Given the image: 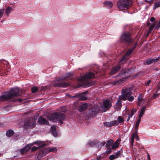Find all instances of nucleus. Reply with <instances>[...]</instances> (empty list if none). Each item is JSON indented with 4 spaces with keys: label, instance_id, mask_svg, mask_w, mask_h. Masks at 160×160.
<instances>
[{
    "label": "nucleus",
    "instance_id": "obj_35",
    "mask_svg": "<svg viewBox=\"0 0 160 160\" xmlns=\"http://www.w3.org/2000/svg\"><path fill=\"white\" fill-rule=\"evenodd\" d=\"M159 7H160V1L154 3L153 8L155 9Z\"/></svg>",
    "mask_w": 160,
    "mask_h": 160
},
{
    "label": "nucleus",
    "instance_id": "obj_43",
    "mask_svg": "<svg viewBox=\"0 0 160 160\" xmlns=\"http://www.w3.org/2000/svg\"><path fill=\"white\" fill-rule=\"evenodd\" d=\"M109 158L111 160H112L115 159V156L114 155H111L109 157Z\"/></svg>",
    "mask_w": 160,
    "mask_h": 160
},
{
    "label": "nucleus",
    "instance_id": "obj_57",
    "mask_svg": "<svg viewBox=\"0 0 160 160\" xmlns=\"http://www.w3.org/2000/svg\"><path fill=\"white\" fill-rule=\"evenodd\" d=\"M130 118H129V117H128V118L127 120V121H128L129 120Z\"/></svg>",
    "mask_w": 160,
    "mask_h": 160
},
{
    "label": "nucleus",
    "instance_id": "obj_15",
    "mask_svg": "<svg viewBox=\"0 0 160 160\" xmlns=\"http://www.w3.org/2000/svg\"><path fill=\"white\" fill-rule=\"evenodd\" d=\"M70 85L69 82H60L55 84V86L58 87L65 88Z\"/></svg>",
    "mask_w": 160,
    "mask_h": 160
},
{
    "label": "nucleus",
    "instance_id": "obj_19",
    "mask_svg": "<svg viewBox=\"0 0 160 160\" xmlns=\"http://www.w3.org/2000/svg\"><path fill=\"white\" fill-rule=\"evenodd\" d=\"M121 100L119 98V100L117 101L116 105L114 106L115 108L117 110L120 109L122 107Z\"/></svg>",
    "mask_w": 160,
    "mask_h": 160
},
{
    "label": "nucleus",
    "instance_id": "obj_3",
    "mask_svg": "<svg viewBox=\"0 0 160 160\" xmlns=\"http://www.w3.org/2000/svg\"><path fill=\"white\" fill-rule=\"evenodd\" d=\"M132 87L131 86L124 87L122 89V95L119 96V99L124 101L128 100L130 102L134 100V97L130 96L132 94Z\"/></svg>",
    "mask_w": 160,
    "mask_h": 160
},
{
    "label": "nucleus",
    "instance_id": "obj_54",
    "mask_svg": "<svg viewBox=\"0 0 160 160\" xmlns=\"http://www.w3.org/2000/svg\"><path fill=\"white\" fill-rule=\"evenodd\" d=\"M135 138H136V139L137 141H138L139 140V138H138V137H136Z\"/></svg>",
    "mask_w": 160,
    "mask_h": 160
},
{
    "label": "nucleus",
    "instance_id": "obj_32",
    "mask_svg": "<svg viewBox=\"0 0 160 160\" xmlns=\"http://www.w3.org/2000/svg\"><path fill=\"white\" fill-rule=\"evenodd\" d=\"M14 133L13 131L12 130H9L6 133L7 136L9 137L12 136Z\"/></svg>",
    "mask_w": 160,
    "mask_h": 160
},
{
    "label": "nucleus",
    "instance_id": "obj_2",
    "mask_svg": "<svg viewBox=\"0 0 160 160\" xmlns=\"http://www.w3.org/2000/svg\"><path fill=\"white\" fill-rule=\"evenodd\" d=\"M21 91L18 87H15L10 89V92H5V94L0 96V101H5L9 100L14 97L19 96L21 95Z\"/></svg>",
    "mask_w": 160,
    "mask_h": 160
},
{
    "label": "nucleus",
    "instance_id": "obj_24",
    "mask_svg": "<svg viewBox=\"0 0 160 160\" xmlns=\"http://www.w3.org/2000/svg\"><path fill=\"white\" fill-rule=\"evenodd\" d=\"M120 68V67L119 66H117L116 67L113 68L111 72V74H114L116 73Z\"/></svg>",
    "mask_w": 160,
    "mask_h": 160
},
{
    "label": "nucleus",
    "instance_id": "obj_5",
    "mask_svg": "<svg viewBox=\"0 0 160 160\" xmlns=\"http://www.w3.org/2000/svg\"><path fill=\"white\" fill-rule=\"evenodd\" d=\"M52 120L54 122H59L61 124L63 123V121L65 119V115L60 112L55 113L51 116Z\"/></svg>",
    "mask_w": 160,
    "mask_h": 160
},
{
    "label": "nucleus",
    "instance_id": "obj_48",
    "mask_svg": "<svg viewBox=\"0 0 160 160\" xmlns=\"http://www.w3.org/2000/svg\"><path fill=\"white\" fill-rule=\"evenodd\" d=\"M151 80H149L147 82H146L145 84L146 85H148L151 82Z\"/></svg>",
    "mask_w": 160,
    "mask_h": 160
},
{
    "label": "nucleus",
    "instance_id": "obj_12",
    "mask_svg": "<svg viewBox=\"0 0 160 160\" xmlns=\"http://www.w3.org/2000/svg\"><path fill=\"white\" fill-rule=\"evenodd\" d=\"M87 92H84L79 95H76V96H77V97H78L79 100L81 101L85 100L87 99Z\"/></svg>",
    "mask_w": 160,
    "mask_h": 160
},
{
    "label": "nucleus",
    "instance_id": "obj_44",
    "mask_svg": "<svg viewBox=\"0 0 160 160\" xmlns=\"http://www.w3.org/2000/svg\"><path fill=\"white\" fill-rule=\"evenodd\" d=\"M146 62L147 64L149 65L152 63V62L151 61L150 59H149Z\"/></svg>",
    "mask_w": 160,
    "mask_h": 160
},
{
    "label": "nucleus",
    "instance_id": "obj_7",
    "mask_svg": "<svg viewBox=\"0 0 160 160\" xmlns=\"http://www.w3.org/2000/svg\"><path fill=\"white\" fill-rule=\"evenodd\" d=\"M57 149L55 147L49 148H45L44 147V148H42L38 154V155L40 157H42L45 156L49 152H57Z\"/></svg>",
    "mask_w": 160,
    "mask_h": 160
},
{
    "label": "nucleus",
    "instance_id": "obj_55",
    "mask_svg": "<svg viewBox=\"0 0 160 160\" xmlns=\"http://www.w3.org/2000/svg\"><path fill=\"white\" fill-rule=\"evenodd\" d=\"M114 156H115V159L118 158V156H117V155L116 154L115 155H114Z\"/></svg>",
    "mask_w": 160,
    "mask_h": 160
},
{
    "label": "nucleus",
    "instance_id": "obj_41",
    "mask_svg": "<svg viewBox=\"0 0 160 160\" xmlns=\"http://www.w3.org/2000/svg\"><path fill=\"white\" fill-rule=\"evenodd\" d=\"M20 152L22 154H23L27 152L26 150L24 148H22L20 151Z\"/></svg>",
    "mask_w": 160,
    "mask_h": 160
},
{
    "label": "nucleus",
    "instance_id": "obj_21",
    "mask_svg": "<svg viewBox=\"0 0 160 160\" xmlns=\"http://www.w3.org/2000/svg\"><path fill=\"white\" fill-rule=\"evenodd\" d=\"M104 6L108 8H111L113 6L112 3L110 1H106L103 2Z\"/></svg>",
    "mask_w": 160,
    "mask_h": 160
},
{
    "label": "nucleus",
    "instance_id": "obj_28",
    "mask_svg": "<svg viewBox=\"0 0 160 160\" xmlns=\"http://www.w3.org/2000/svg\"><path fill=\"white\" fill-rule=\"evenodd\" d=\"M127 78L126 77H123L118 80L115 81V84H118L120 83L124 82L126 80Z\"/></svg>",
    "mask_w": 160,
    "mask_h": 160
},
{
    "label": "nucleus",
    "instance_id": "obj_4",
    "mask_svg": "<svg viewBox=\"0 0 160 160\" xmlns=\"http://www.w3.org/2000/svg\"><path fill=\"white\" fill-rule=\"evenodd\" d=\"M131 0H119L117 2V7L120 10L127 9L132 6Z\"/></svg>",
    "mask_w": 160,
    "mask_h": 160
},
{
    "label": "nucleus",
    "instance_id": "obj_1",
    "mask_svg": "<svg viewBox=\"0 0 160 160\" xmlns=\"http://www.w3.org/2000/svg\"><path fill=\"white\" fill-rule=\"evenodd\" d=\"M95 76L94 73L91 72L86 73L83 77L81 76L77 79L78 86L75 88H77L80 87H89L91 85V84L90 83L88 79L93 78Z\"/></svg>",
    "mask_w": 160,
    "mask_h": 160
},
{
    "label": "nucleus",
    "instance_id": "obj_6",
    "mask_svg": "<svg viewBox=\"0 0 160 160\" xmlns=\"http://www.w3.org/2000/svg\"><path fill=\"white\" fill-rule=\"evenodd\" d=\"M121 42H125L130 44L133 41V40L131 38L130 33L129 32H126L123 33L120 37Z\"/></svg>",
    "mask_w": 160,
    "mask_h": 160
},
{
    "label": "nucleus",
    "instance_id": "obj_18",
    "mask_svg": "<svg viewBox=\"0 0 160 160\" xmlns=\"http://www.w3.org/2000/svg\"><path fill=\"white\" fill-rule=\"evenodd\" d=\"M38 123L40 124H48L49 123L46 119L42 118H39L38 120Z\"/></svg>",
    "mask_w": 160,
    "mask_h": 160
},
{
    "label": "nucleus",
    "instance_id": "obj_39",
    "mask_svg": "<svg viewBox=\"0 0 160 160\" xmlns=\"http://www.w3.org/2000/svg\"><path fill=\"white\" fill-rule=\"evenodd\" d=\"M66 96H67L68 97L70 98H76V97H77V96H76V95H74V96H72L70 95H69V94H68V93H67L66 94Z\"/></svg>",
    "mask_w": 160,
    "mask_h": 160
},
{
    "label": "nucleus",
    "instance_id": "obj_26",
    "mask_svg": "<svg viewBox=\"0 0 160 160\" xmlns=\"http://www.w3.org/2000/svg\"><path fill=\"white\" fill-rule=\"evenodd\" d=\"M51 130L53 135L54 137H57V133L56 131V127L55 126H52L51 127Z\"/></svg>",
    "mask_w": 160,
    "mask_h": 160
},
{
    "label": "nucleus",
    "instance_id": "obj_51",
    "mask_svg": "<svg viewBox=\"0 0 160 160\" xmlns=\"http://www.w3.org/2000/svg\"><path fill=\"white\" fill-rule=\"evenodd\" d=\"M101 71L100 70V69H98V70L96 71V73H98Z\"/></svg>",
    "mask_w": 160,
    "mask_h": 160
},
{
    "label": "nucleus",
    "instance_id": "obj_23",
    "mask_svg": "<svg viewBox=\"0 0 160 160\" xmlns=\"http://www.w3.org/2000/svg\"><path fill=\"white\" fill-rule=\"evenodd\" d=\"M26 125L31 128H32L35 127V124L34 122H32L31 120H28V121L25 123Z\"/></svg>",
    "mask_w": 160,
    "mask_h": 160
},
{
    "label": "nucleus",
    "instance_id": "obj_20",
    "mask_svg": "<svg viewBox=\"0 0 160 160\" xmlns=\"http://www.w3.org/2000/svg\"><path fill=\"white\" fill-rule=\"evenodd\" d=\"M144 101L143 99L142 95L141 94H139L138 98V104L140 105L142 104Z\"/></svg>",
    "mask_w": 160,
    "mask_h": 160
},
{
    "label": "nucleus",
    "instance_id": "obj_9",
    "mask_svg": "<svg viewBox=\"0 0 160 160\" xmlns=\"http://www.w3.org/2000/svg\"><path fill=\"white\" fill-rule=\"evenodd\" d=\"M137 44L138 43L137 42H136L134 44V46L132 47V48L130 49L128 51L126 52L125 56H124L120 60V62H122L124 60H127L128 59V56L131 54L132 52L134 50L136 46H137Z\"/></svg>",
    "mask_w": 160,
    "mask_h": 160
},
{
    "label": "nucleus",
    "instance_id": "obj_38",
    "mask_svg": "<svg viewBox=\"0 0 160 160\" xmlns=\"http://www.w3.org/2000/svg\"><path fill=\"white\" fill-rule=\"evenodd\" d=\"M118 158L120 157L121 156V152L120 151H118L115 154Z\"/></svg>",
    "mask_w": 160,
    "mask_h": 160
},
{
    "label": "nucleus",
    "instance_id": "obj_42",
    "mask_svg": "<svg viewBox=\"0 0 160 160\" xmlns=\"http://www.w3.org/2000/svg\"><path fill=\"white\" fill-rule=\"evenodd\" d=\"M154 24H152V25L149 27V31H148V32H150L151 31H152L154 27Z\"/></svg>",
    "mask_w": 160,
    "mask_h": 160
},
{
    "label": "nucleus",
    "instance_id": "obj_45",
    "mask_svg": "<svg viewBox=\"0 0 160 160\" xmlns=\"http://www.w3.org/2000/svg\"><path fill=\"white\" fill-rule=\"evenodd\" d=\"M150 59L151 61V62H152V63L153 62H155L156 61H157V60H158V59L157 58H156V59Z\"/></svg>",
    "mask_w": 160,
    "mask_h": 160
},
{
    "label": "nucleus",
    "instance_id": "obj_33",
    "mask_svg": "<svg viewBox=\"0 0 160 160\" xmlns=\"http://www.w3.org/2000/svg\"><path fill=\"white\" fill-rule=\"evenodd\" d=\"M33 143H30L28 144L24 148L26 150V151L27 152L28 150H29L31 147L33 145Z\"/></svg>",
    "mask_w": 160,
    "mask_h": 160
},
{
    "label": "nucleus",
    "instance_id": "obj_14",
    "mask_svg": "<svg viewBox=\"0 0 160 160\" xmlns=\"http://www.w3.org/2000/svg\"><path fill=\"white\" fill-rule=\"evenodd\" d=\"M138 131V130L135 129L134 132L131 135L130 144L132 146H133V145L134 139L136 138V137H138V136L137 133Z\"/></svg>",
    "mask_w": 160,
    "mask_h": 160
},
{
    "label": "nucleus",
    "instance_id": "obj_17",
    "mask_svg": "<svg viewBox=\"0 0 160 160\" xmlns=\"http://www.w3.org/2000/svg\"><path fill=\"white\" fill-rule=\"evenodd\" d=\"M73 75L72 73L69 72L66 75V76L63 78H61L60 79L61 80H71Z\"/></svg>",
    "mask_w": 160,
    "mask_h": 160
},
{
    "label": "nucleus",
    "instance_id": "obj_25",
    "mask_svg": "<svg viewBox=\"0 0 160 160\" xmlns=\"http://www.w3.org/2000/svg\"><path fill=\"white\" fill-rule=\"evenodd\" d=\"M88 105L86 103H84L81 104L79 107V111L82 112L84 110L88 107Z\"/></svg>",
    "mask_w": 160,
    "mask_h": 160
},
{
    "label": "nucleus",
    "instance_id": "obj_37",
    "mask_svg": "<svg viewBox=\"0 0 160 160\" xmlns=\"http://www.w3.org/2000/svg\"><path fill=\"white\" fill-rule=\"evenodd\" d=\"M158 91H157L155 93H154L152 97L153 98H156L158 97L159 95L160 94L157 93Z\"/></svg>",
    "mask_w": 160,
    "mask_h": 160
},
{
    "label": "nucleus",
    "instance_id": "obj_16",
    "mask_svg": "<svg viewBox=\"0 0 160 160\" xmlns=\"http://www.w3.org/2000/svg\"><path fill=\"white\" fill-rule=\"evenodd\" d=\"M121 139L118 138L114 143H112L111 149H115L118 148L121 142Z\"/></svg>",
    "mask_w": 160,
    "mask_h": 160
},
{
    "label": "nucleus",
    "instance_id": "obj_53",
    "mask_svg": "<svg viewBox=\"0 0 160 160\" xmlns=\"http://www.w3.org/2000/svg\"><path fill=\"white\" fill-rule=\"evenodd\" d=\"M18 100L19 102H21L22 101V99H18Z\"/></svg>",
    "mask_w": 160,
    "mask_h": 160
},
{
    "label": "nucleus",
    "instance_id": "obj_49",
    "mask_svg": "<svg viewBox=\"0 0 160 160\" xmlns=\"http://www.w3.org/2000/svg\"><path fill=\"white\" fill-rule=\"evenodd\" d=\"M124 76V73H120L117 75L118 77H123Z\"/></svg>",
    "mask_w": 160,
    "mask_h": 160
},
{
    "label": "nucleus",
    "instance_id": "obj_11",
    "mask_svg": "<svg viewBox=\"0 0 160 160\" xmlns=\"http://www.w3.org/2000/svg\"><path fill=\"white\" fill-rule=\"evenodd\" d=\"M99 107L98 106L96 105L94 107L91 108V110H90V117H93L97 114V113L99 111Z\"/></svg>",
    "mask_w": 160,
    "mask_h": 160
},
{
    "label": "nucleus",
    "instance_id": "obj_40",
    "mask_svg": "<svg viewBox=\"0 0 160 160\" xmlns=\"http://www.w3.org/2000/svg\"><path fill=\"white\" fill-rule=\"evenodd\" d=\"M4 9H0V18H1L3 15V13L4 12Z\"/></svg>",
    "mask_w": 160,
    "mask_h": 160
},
{
    "label": "nucleus",
    "instance_id": "obj_46",
    "mask_svg": "<svg viewBox=\"0 0 160 160\" xmlns=\"http://www.w3.org/2000/svg\"><path fill=\"white\" fill-rule=\"evenodd\" d=\"M105 144H106V142H102L100 144V145L101 146V147L105 145Z\"/></svg>",
    "mask_w": 160,
    "mask_h": 160
},
{
    "label": "nucleus",
    "instance_id": "obj_52",
    "mask_svg": "<svg viewBox=\"0 0 160 160\" xmlns=\"http://www.w3.org/2000/svg\"><path fill=\"white\" fill-rule=\"evenodd\" d=\"M107 153H109L111 152V151L110 150H107L106 151Z\"/></svg>",
    "mask_w": 160,
    "mask_h": 160
},
{
    "label": "nucleus",
    "instance_id": "obj_27",
    "mask_svg": "<svg viewBox=\"0 0 160 160\" xmlns=\"http://www.w3.org/2000/svg\"><path fill=\"white\" fill-rule=\"evenodd\" d=\"M146 106H143L140 112L138 118H141L143 115L144 113V112L145 111V109L146 108Z\"/></svg>",
    "mask_w": 160,
    "mask_h": 160
},
{
    "label": "nucleus",
    "instance_id": "obj_34",
    "mask_svg": "<svg viewBox=\"0 0 160 160\" xmlns=\"http://www.w3.org/2000/svg\"><path fill=\"white\" fill-rule=\"evenodd\" d=\"M136 112V110L135 109H133L131 111V112L128 114V117L131 118L132 117L134 114Z\"/></svg>",
    "mask_w": 160,
    "mask_h": 160
},
{
    "label": "nucleus",
    "instance_id": "obj_8",
    "mask_svg": "<svg viewBox=\"0 0 160 160\" xmlns=\"http://www.w3.org/2000/svg\"><path fill=\"white\" fill-rule=\"evenodd\" d=\"M34 143L37 144L38 146L37 147L36 146L33 147L31 148L32 152H34L36 150L38 149H39V152L42 148H44L43 147L46 145L44 142L41 141H37L35 142Z\"/></svg>",
    "mask_w": 160,
    "mask_h": 160
},
{
    "label": "nucleus",
    "instance_id": "obj_31",
    "mask_svg": "<svg viewBox=\"0 0 160 160\" xmlns=\"http://www.w3.org/2000/svg\"><path fill=\"white\" fill-rule=\"evenodd\" d=\"M141 118H138L137 120L135 126V129L138 130V128L139 125V123L141 121Z\"/></svg>",
    "mask_w": 160,
    "mask_h": 160
},
{
    "label": "nucleus",
    "instance_id": "obj_58",
    "mask_svg": "<svg viewBox=\"0 0 160 160\" xmlns=\"http://www.w3.org/2000/svg\"><path fill=\"white\" fill-rule=\"evenodd\" d=\"M98 147L100 148H101V146L100 145L98 146Z\"/></svg>",
    "mask_w": 160,
    "mask_h": 160
},
{
    "label": "nucleus",
    "instance_id": "obj_47",
    "mask_svg": "<svg viewBox=\"0 0 160 160\" xmlns=\"http://www.w3.org/2000/svg\"><path fill=\"white\" fill-rule=\"evenodd\" d=\"M155 20V19L154 17H151L150 19V21L151 22H153Z\"/></svg>",
    "mask_w": 160,
    "mask_h": 160
},
{
    "label": "nucleus",
    "instance_id": "obj_10",
    "mask_svg": "<svg viewBox=\"0 0 160 160\" xmlns=\"http://www.w3.org/2000/svg\"><path fill=\"white\" fill-rule=\"evenodd\" d=\"M112 106V103L110 101L108 100H105L103 102V105L101 106V108H103L102 112H104L110 108Z\"/></svg>",
    "mask_w": 160,
    "mask_h": 160
},
{
    "label": "nucleus",
    "instance_id": "obj_13",
    "mask_svg": "<svg viewBox=\"0 0 160 160\" xmlns=\"http://www.w3.org/2000/svg\"><path fill=\"white\" fill-rule=\"evenodd\" d=\"M117 120H113L110 122H105L104 123V125L106 127H110L114 126H117Z\"/></svg>",
    "mask_w": 160,
    "mask_h": 160
},
{
    "label": "nucleus",
    "instance_id": "obj_30",
    "mask_svg": "<svg viewBox=\"0 0 160 160\" xmlns=\"http://www.w3.org/2000/svg\"><path fill=\"white\" fill-rule=\"evenodd\" d=\"M113 140L112 139H110L108 140L106 144V146L108 148H109L111 145H112Z\"/></svg>",
    "mask_w": 160,
    "mask_h": 160
},
{
    "label": "nucleus",
    "instance_id": "obj_29",
    "mask_svg": "<svg viewBox=\"0 0 160 160\" xmlns=\"http://www.w3.org/2000/svg\"><path fill=\"white\" fill-rule=\"evenodd\" d=\"M124 121V119L123 117L121 116H118L117 118V126L118 125L119 123L123 122Z\"/></svg>",
    "mask_w": 160,
    "mask_h": 160
},
{
    "label": "nucleus",
    "instance_id": "obj_36",
    "mask_svg": "<svg viewBox=\"0 0 160 160\" xmlns=\"http://www.w3.org/2000/svg\"><path fill=\"white\" fill-rule=\"evenodd\" d=\"M38 88L36 87H33L32 88V93H35L38 91Z\"/></svg>",
    "mask_w": 160,
    "mask_h": 160
},
{
    "label": "nucleus",
    "instance_id": "obj_56",
    "mask_svg": "<svg viewBox=\"0 0 160 160\" xmlns=\"http://www.w3.org/2000/svg\"><path fill=\"white\" fill-rule=\"evenodd\" d=\"M145 2H150V0H144Z\"/></svg>",
    "mask_w": 160,
    "mask_h": 160
},
{
    "label": "nucleus",
    "instance_id": "obj_50",
    "mask_svg": "<svg viewBox=\"0 0 160 160\" xmlns=\"http://www.w3.org/2000/svg\"><path fill=\"white\" fill-rule=\"evenodd\" d=\"M147 158H148L147 160H150V156L148 154Z\"/></svg>",
    "mask_w": 160,
    "mask_h": 160
},
{
    "label": "nucleus",
    "instance_id": "obj_22",
    "mask_svg": "<svg viewBox=\"0 0 160 160\" xmlns=\"http://www.w3.org/2000/svg\"><path fill=\"white\" fill-rule=\"evenodd\" d=\"M13 11V8L12 7H7L5 10V13L8 17L9 14Z\"/></svg>",
    "mask_w": 160,
    "mask_h": 160
}]
</instances>
